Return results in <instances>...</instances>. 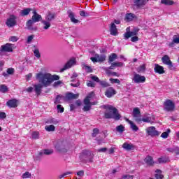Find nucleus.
<instances>
[{
  "mask_svg": "<svg viewBox=\"0 0 179 179\" xmlns=\"http://www.w3.org/2000/svg\"><path fill=\"white\" fill-rule=\"evenodd\" d=\"M36 79L44 87H47L50 86L54 80H59V76L57 75L51 76V74L48 73L40 72L36 74Z\"/></svg>",
  "mask_w": 179,
  "mask_h": 179,
  "instance_id": "nucleus-1",
  "label": "nucleus"
},
{
  "mask_svg": "<svg viewBox=\"0 0 179 179\" xmlns=\"http://www.w3.org/2000/svg\"><path fill=\"white\" fill-rule=\"evenodd\" d=\"M107 109L108 110L105 113V118H113L116 121H118L121 118V115L118 114V110L113 106H108Z\"/></svg>",
  "mask_w": 179,
  "mask_h": 179,
  "instance_id": "nucleus-2",
  "label": "nucleus"
},
{
  "mask_svg": "<svg viewBox=\"0 0 179 179\" xmlns=\"http://www.w3.org/2000/svg\"><path fill=\"white\" fill-rule=\"evenodd\" d=\"M176 108V105L171 100L168 99L164 103V110L165 111H174Z\"/></svg>",
  "mask_w": 179,
  "mask_h": 179,
  "instance_id": "nucleus-3",
  "label": "nucleus"
},
{
  "mask_svg": "<svg viewBox=\"0 0 179 179\" xmlns=\"http://www.w3.org/2000/svg\"><path fill=\"white\" fill-rule=\"evenodd\" d=\"M132 81L134 83H145V82H146V78L140 74L135 73L132 78Z\"/></svg>",
  "mask_w": 179,
  "mask_h": 179,
  "instance_id": "nucleus-4",
  "label": "nucleus"
},
{
  "mask_svg": "<svg viewBox=\"0 0 179 179\" xmlns=\"http://www.w3.org/2000/svg\"><path fill=\"white\" fill-rule=\"evenodd\" d=\"M12 51H13V49L11 43H6L1 46L0 54H2V52H12Z\"/></svg>",
  "mask_w": 179,
  "mask_h": 179,
  "instance_id": "nucleus-5",
  "label": "nucleus"
},
{
  "mask_svg": "<svg viewBox=\"0 0 179 179\" xmlns=\"http://www.w3.org/2000/svg\"><path fill=\"white\" fill-rule=\"evenodd\" d=\"M146 133L150 136H159L160 134L157 130H156V127H150L146 129Z\"/></svg>",
  "mask_w": 179,
  "mask_h": 179,
  "instance_id": "nucleus-6",
  "label": "nucleus"
},
{
  "mask_svg": "<svg viewBox=\"0 0 179 179\" xmlns=\"http://www.w3.org/2000/svg\"><path fill=\"white\" fill-rule=\"evenodd\" d=\"M34 23L33 20H29L26 23V27L27 30H29V31H37V26L34 25Z\"/></svg>",
  "mask_w": 179,
  "mask_h": 179,
  "instance_id": "nucleus-7",
  "label": "nucleus"
},
{
  "mask_svg": "<svg viewBox=\"0 0 179 179\" xmlns=\"http://www.w3.org/2000/svg\"><path fill=\"white\" fill-rule=\"evenodd\" d=\"M6 24L8 27H13V26H16V16L10 15V17L7 19Z\"/></svg>",
  "mask_w": 179,
  "mask_h": 179,
  "instance_id": "nucleus-8",
  "label": "nucleus"
},
{
  "mask_svg": "<svg viewBox=\"0 0 179 179\" xmlns=\"http://www.w3.org/2000/svg\"><path fill=\"white\" fill-rule=\"evenodd\" d=\"M154 71L155 73H159V75H163L166 71H164V67L159 65L158 64H154Z\"/></svg>",
  "mask_w": 179,
  "mask_h": 179,
  "instance_id": "nucleus-9",
  "label": "nucleus"
},
{
  "mask_svg": "<svg viewBox=\"0 0 179 179\" xmlns=\"http://www.w3.org/2000/svg\"><path fill=\"white\" fill-rule=\"evenodd\" d=\"M75 62H76L75 59H73V58L71 59L69 62H67L66 63V64L64 65V68H62L61 69V72H64V71H66V69H69V68H71V66L75 65Z\"/></svg>",
  "mask_w": 179,
  "mask_h": 179,
  "instance_id": "nucleus-10",
  "label": "nucleus"
},
{
  "mask_svg": "<svg viewBox=\"0 0 179 179\" xmlns=\"http://www.w3.org/2000/svg\"><path fill=\"white\" fill-rule=\"evenodd\" d=\"M115 94H117V92L113 87H109L105 92V96L108 99L113 97V96H115Z\"/></svg>",
  "mask_w": 179,
  "mask_h": 179,
  "instance_id": "nucleus-11",
  "label": "nucleus"
},
{
  "mask_svg": "<svg viewBox=\"0 0 179 179\" xmlns=\"http://www.w3.org/2000/svg\"><path fill=\"white\" fill-rule=\"evenodd\" d=\"M33 15L31 20H33L34 22L37 23V22H40L41 20L42 17L40 14L37 13V11L36 10H34L33 12Z\"/></svg>",
  "mask_w": 179,
  "mask_h": 179,
  "instance_id": "nucleus-12",
  "label": "nucleus"
},
{
  "mask_svg": "<svg viewBox=\"0 0 179 179\" xmlns=\"http://www.w3.org/2000/svg\"><path fill=\"white\" fill-rule=\"evenodd\" d=\"M129 28H127V32L124 34L125 40H128L129 37H134V36H136L138 33V29L133 31H129Z\"/></svg>",
  "mask_w": 179,
  "mask_h": 179,
  "instance_id": "nucleus-13",
  "label": "nucleus"
},
{
  "mask_svg": "<svg viewBox=\"0 0 179 179\" xmlns=\"http://www.w3.org/2000/svg\"><path fill=\"white\" fill-rule=\"evenodd\" d=\"M162 61L164 65H168L169 68H173V63L171 62V60H170V57L167 55H164L162 58Z\"/></svg>",
  "mask_w": 179,
  "mask_h": 179,
  "instance_id": "nucleus-14",
  "label": "nucleus"
},
{
  "mask_svg": "<svg viewBox=\"0 0 179 179\" xmlns=\"http://www.w3.org/2000/svg\"><path fill=\"white\" fill-rule=\"evenodd\" d=\"M94 97V92H91L88 96H86V98L84 99V104L85 105H93L94 103H92L90 102V99H93Z\"/></svg>",
  "mask_w": 179,
  "mask_h": 179,
  "instance_id": "nucleus-15",
  "label": "nucleus"
},
{
  "mask_svg": "<svg viewBox=\"0 0 179 179\" xmlns=\"http://www.w3.org/2000/svg\"><path fill=\"white\" fill-rule=\"evenodd\" d=\"M110 32L111 36H118V29L115 23L110 24Z\"/></svg>",
  "mask_w": 179,
  "mask_h": 179,
  "instance_id": "nucleus-16",
  "label": "nucleus"
},
{
  "mask_svg": "<svg viewBox=\"0 0 179 179\" xmlns=\"http://www.w3.org/2000/svg\"><path fill=\"white\" fill-rule=\"evenodd\" d=\"M55 149L57 150L58 152H60V153H66L68 152L66 148L61 143H57L55 145Z\"/></svg>",
  "mask_w": 179,
  "mask_h": 179,
  "instance_id": "nucleus-17",
  "label": "nucleus"
},
{
  "mask_svg": "<svg viewBox=\"0 0 179 179\" xmlns=\"http://www.w3.org/2000/svg\"><path fill=\"white\" fill-rule=\"evenodd\" d=\"M7 106L10 108H16L17 107V100L16 99H10L7 101Z\"/></svg>",
  "mask_w": 179,
  "mask_h": 179,
  "instance_id": "nucleus-18",
  "label": "nucleus"
},
{
  "mask_svg": "<svg viewBox=\"0 0 179 179\" xmlns=\"http://www.w3.org/2000/svg\"><path fill=\"white\" fill-rule=\"evenodd\" d=\"M122 148L125 149V150H134V149H135V145L132 143H124Z\"/></svg>",
  "mask_w": 179,
  "mask_h": 179,
  "instance_id": "nucleus-19",
  "label": "nucleus"
},
{
  "mask_svg": "<svg viewBox=\"0 0 179 179\" xmlns=\"http://www.w3.org/2000/svg\"><path fill=\"white\" fill-rule=\"evenodd\" d=\"M69 17L73 23H79V20L75 18V14L72 11L68 12Z\"/></svg>",
  "mask_w": 179,
  "mask_h": 179,
  "instance_id": "nucleus-20",
  "label": "nucleus"
},
{
  "mask_svg": "<svg viewBox=\"0 0 179 179\" xmlns=\"http://www.w3.org/2000/svg\"><path fill=\"white\" fill-rule=\"evenodd\" d=\"M174 44H179V35L173 36V41L169 43V47H174Z\"/></svg>",
  "mask_w": 179,
  "mask_h": 179,
  "instance_id": "nucleus-21",
  "label": "nucleus"
},
{
  "mask_svg": "<svg viewBox=\"0 0 179 179\" xmlns=\"http://www.w3.org/2000/svg\"><path fill=\"white\" fill-rule=\"evenodd\" d=\"M45 19L48 22H51V20H54L55 19V13H51V12H48Z\"/></svg>",
  "mask_w": 179,
  "mask_h": 179,
  "instance_id": "nucleus-22",
  "label": "nucleus"
},
{
  "mask_svg": "<svg viewBox=\"0 0 179 179\" xmlns=\"http://www.w3.org/2000/svg\"><path fill=\"white\" fill-rule=\"evenodd\" d=\"M43 86H44L42 83L41 84H38L34 86V90L36 94L40 95L41 94V89H43Z\"/></svg>",
  "mask_w": 179,
  "mask_h": 179,
  "instance_id": "nucleus-23",
  "label": "nucleus"
},
{
  "mask_svg": "<svg viewBox=\"0 0 179 179\" xmlns=\"http://www.w3.org/2000/svg\"><path fill=\"white\" fill-rule=\"evenodd\" d=\"M66 99H68L69 100H72V99H76L79 97V94H73L72 92L68 93L66 95Z\"/></svg>",
  "mask_w": 179,
  "mask_h": 179,
  "instance_id": "nucleus-24",
  "label": "nucleus"
},
{
  "mask_svg": "<svg viewBox=\"0 0 179 179\" xmlns=\"http://www.w3.org/2000/svg\"><path fill=\"white\" fill-rule=\"evenodd\" d=\"M148 3V0H134V4L136 6H143Z\"/></svg>",
  "mask_w": 179,
  "mask_h": 179,
  "instance_id": "nucleus-25",
  "label": "nucleus"
},
{
  "mask_svg": "<svg viewBox=\"0 0 179 179\" xmlns=\"http://www.w3.org/2000/svg\"><path fill=\"white\" fill-rule=\"evenodd\" d=\"M30 12H31V8H24L20 11V16H27Z\"/></svg>",
  "mask_w": 179,
  "mask_h": 179,
  "instance_id": "nucleus-26",
  "label": "nucleus"
},
{
  "mask_svg": "<svg viewBox=\"0 0 179 179\" xmlns=\"http://www.w3.org/2000/svg\"><path fill=\"white\" fill-rule=\"evenodd\" d=\"M155 121V117L150 116H144L143 117V122H150V124L153 123Z\"/></svg>",
  "mask_w": 179,
  "mask_h": 179,
  "instance_id": "nucleus-27",
  "label": "nucleus"
},
{
  "mask_svg": "<svg viewBox=\"0 0 179 179\" xmlns=\"http://www.w3.org/2000/svg\"><path fill=\"white\" fill-rule=\"evenodd\" d=\"M144 162L148 164V166H152L155 163L153 162V158L150 156H148L145 159Z\"/></svg>",
  "mask_w": 179,
  "mask_h": 179,
  "instance_id": "nucleus-28",
  "label": "nucleus"
},
{
  "mask_svg": "<svg viewBox=\"0 0 179 179\" xmlns=\"http://www.w3.org/2000/svg\"><path fill=\"white\" fill-rule=\"evenodd\" d=\"M168 162H170L169 157H161L158 158V163L159 164L167 163Z\"/></svg>",
  "mask_w": 179,
  "mask_h": 179,
  "instance_id": "nucleus-29",
  "label": "nucleus"
},
{
  "mask_svg": "<svg viewBox=\"0 0 179 179\" xmlns=\"http://www.w3.org/2000/svg\"><path fill=\"white\" fill-rule=\"evenodd\" d=\"M134 17H135V15L132 13H127L125 15V20L127 22H131V20H134Z\"/></svg>",
  "mask_w": 179,
  "mask_h": 179,
  "instance_id": "nucleus-30",
  "label": "nucleus"
},
{
  "mask_svg": "<svg viewBox=\"0 0 179 179\" xmlns=\"http://www.w3.org/2000/svg\"><path fill=\"white\" fill-rule=\"evenodd\" d=\"M52 153H54V150L46 149V150H42L39 153V155H40V156H41L42 155H52Z\"/></svg>",
  "mask_w": 179,
  "mask_h": 179,
  "instance_id": "nucleus-31",
  "label": "nucleus"
},
{
  "mask_svg": "<svg viewBox=\"0 0 179 179\" xmlns=\"http://www.w3.org/2000/svg\"><path fill=\"white\" fill-rule=\"evenodd\" d=\"M42 23L43 24V29L45 30H48V29L51 27V23L50 22V21L43 20Z\"/></svg>",
  "mask_w": 179,
  "mask_h": 179,
  "instance_id": "nucleus-32",
  "label": "nucleus"
},
{
  "mask_svg": "<svg viewBox=\"0 0 179 179\" xmlns=\"http://www.w3.org/2000/svg\"><path fill=\"white\" fill-rule=\"evenodd\" d=\"M145 71H146V65H145V64L140 65L137 68V72H138V73H143V72H145Z\"/></svg>",
  "mask_w": 179,
  "mask_h": 179,
  "instance_id": "nucleus-33",
  "label": "nucleus"
},
{
  "mask_svg": "<svg viewBox=\"0 0 179 179\" xmlns=\"http://www.w3.org/2000/svg\"><path fill=\"white\" fill-rule=\"evenodd\" d=\"M58 122H59V121H58V120H57L55 118H49L46 121V124H54V125H57V124H58Z\"/></svg>",
  "mask_w": 179,
  "mask_h": 179,
  "instance_id": "nucleus-34",
  "label": "nucleus"
},
{
  "mask_svg": "<svg viewBox=\"0 0 179 179\" xmlns=\"http://www.w3.org/2000/svg\"><path fill=\"white\" fill-rule=\"evenodd\" d=\"M116 131L119 132V134H122V132H124V131H125V127H124V125L120 124L117 127H116Z\"/></svg>",
  "mask_w": 179,
  "mask_h": 179,
  "instance_id": "nucleus-35",
  "label": "nucleus"
},
{
  "mask_svg": "<svg viewBox=\"0 0 179 179\" xmlns=\"http://www.w3.org/2000/svg\"><path fill=\"white\" fill-rule=\"evenodd\" d=\"M155 173H157V174L155 175V178L157 179H162L164 176L162 174V171L157 169L155 171Z\"/></svg>",
  "mask_w": 179,
  "mask_h": 179,
  "instance_id": "nucleus-36",
  "label": "nucleus"
},
{
  "mask_svg": "<svg viewBox=\"0 0 179 179\" xmlns=\"http://www.w3.org/2000/svg\"><path fill=\"white\" fill-rule=\"evenodd\" d=\"M140 114H141V110H139L138 108H135L133 110V117H134V118H138Z\"/></svg>",
  "mask_w": 179,
  "mask_h": 179,
  "instance_id": "nucleus-37",
  "label": "nucleus"
},
{
  "mask_svg": "<svg viewBox=\"0 0 179 179\" xmlns=\"http://www.w3.org/2000/svg\"><path fill=\"white\" fill-rule=\"evenodd\" d=\"M45 129L48 132H53V131H55V126H54L52 124V125L45 126Z\"/></svg>",
  "mask_w": 179,
  "mask_h": 179,
  "instance_id": "nucleus-38",
  "label": "nucleus"
},
{
  "mask_svg": "<svg viewBox=\"0 0 179 179\" xmlns=\"http://www.w3.org/2000/svg\"><path fill=\"white\" fill-rule=\"evenodd\" d=\"M38 138H40V132L33 131L31 133V138L32 139H38Z\"/></svg>",
  "mask_w": 179,
  "mask_h": 179,
  "instance_id": "nucleus-39",
  "label": "nucleus"
},
{
  "mask_svg": "<svg viewBox=\"0 0 179 179\" xmlns=\"http://www.w3.org/2000/svg\"><path fill=\"white\" fill-rule=\"evenodd\" d=\"M161 3H162L163 5H173L174 1L171 0H162Z\"/></svg>",
  "mask_w": 179,
  "mask_h": 179,
  "instance_id": "nucleus-40",
  "label": "nucleus"
},
{
  "mask_svg": "<svg viewBox=\"0 0 179 179\" xmlns=\"http://www.w3.org/2000/svg\"><path fill=\"white\" fill-rule=\"evenodd\" d=\"M130 128H131L132 131H134V132H136L139 130V128L138 127V126H136V124H134V122L131 123Z\"/></svg>",
  "mask_w": 179,
  "mask_h": 179,
  "instance_id": "nucleus-41",
  "label": "nucleus"
},
{
  "mask_svg": "<svg viewBox=\"0 0 179 179\" xmlns=\"http://www.w3.org/2000/svg\"><path fill=\"white\" fill-rule=\"evenodd\" d=\"M171 132L170 129H168L167 131H165L162 134L161 138H163L164 139H167L169 138V134Z\"/></svg>",
  "mask_w": 179,
  "mask_h": 179,
  "instance_id": "nucleus-42",
  "label": "nucleus"
},
{
  "mask_svg": "<svg viewBox=\"0 0 179 179\" xmlns=\"http://www.w3.org/2000/svg\"><path fill=\"white\" fill-rule=\"evenodd\" d=\"M96 58H97L98 62H103V61H106V56L104 55H96Z\"/></svg>",
  "mask_w": 179,
  "mask_h": 179,
  "instance_id": "nucleus-43",
  "label": "nucleus"
},
{
  "mask_svg": "<svg viewBox=\"0 0 179 179\" xmlns=\"http://www.w3.org/2000/svg\"><path fill=\"white\" fill-rule=\"evenodd\" d=\"M0 92H1V93H6V92H8V87L4 85H0Z\"/></svg>",
  "mask_w": 179,
  "mask_h": 179,
  "instance_id": "nucleus-44",
  "label": "nucleus"
},
{
  "mask_svg": "<svg viewBox=\"0 0 179 179\" xmlns=\"http://www.w3.org/2000/svg\"><path fill=\"white\" fill-rule=\"evenodd\" d=\"M114 59H117V54L113 53L109 56V62H113Z\"/></svg>",
  "mask_w": 179,
  "mask_h": 179,
  "instance_id": "nucleus-45",
  "label": "nucleus"
},
{
  "mask_svg": "<svg viewBox=\"0 0 179 179\" xmlns=\"http://www.w3.org/2000/svg\"><path fill=\"white\" fill-rule=\"evenodd\" d=\"M61 100H62V96L61 95H57L55 100V104L61 103Z\"/></svg>",
  "mask_w": 179,
  "mask_h": 179,
  "instance_id": "nucleus-46",
  "label": "nucleus"
},
{
  "mask_svg": "<svg viewBox=\"0 0 179 179\" xmlns=\"http://www.w3.org/2000/svg\"><path fill=\"white\" fill-rule=\"evenodd\" d=\"M99 134H100V131L99 130V129L95 128L93 129V132H92V136L93 138H96V136H97V135H99Z\"/></svg>",
  "mask_w": 179,
  "mask_h": 179,
  "instance_id": "nucleus-47",
  "label": "nucleus"
},
{
  "mask_svg": "<svg viewBox=\"0 0 179 179\" xmlns=\"http://www.w3.org/2000/svg\"><path fill=\"white\" fill-rule=\"evenodd\" d=\"M99 84L101 86H102V87H108V86H110V84L106 81L99 80Z\"/></svg>",
  "mask_w": 179,
  "mask_h": 179,
  "instance_id": "nucleus-48",
  "label": "nucleus"
},
{
  "mask_svg": "<svg viewBox=\"0 0 179 179\" xmlns=\"http://www.w3.org/2000/svg\"><path fill=\"white\" fill-rule=\"evenodd\" d=\"M83 69L86 71V72H92V67H90V66H87L86 64H84L83 66Z\"/></svg>",
  "mask_w": 179,
  "mask_h": 179,
  "instance_id": "nucleus-49",
  "label": "nucleus"
},
{
  "mask_svg": "<svg viewBox=\"0 0 179 179\" xmlns=\"http://www.w3.org/2000/svg\"><path fill=\"white\" fill-rule=\"evenodd\" d=\"M22 177L23 178H30V177H31V173H30V172H25L22 174Z\"/></svg>",
  "mask_w": 179,
  "mask_h": 179,
  "instance_id": "nucleus-50",
  "label": "nucleus"
},
{
  "mask_svg": "<svg viewBox=\"0 0 179 179\" xmlns=\"http://www.w3.org/2000/svg\"><path fill=\"white\" fill-rule=\"evenodd\" d=\"M57 113H64V107H62V105H57Z\"/></svg>",
  "mask_w": 179,
  "mask_h": 179,
  "instance_id": "nucleus-51",
  "label": "nucleus"
},
{
  "mask_svg": "<svg viewBox=\"0 0 179 179\" xmlns=\"http://www.w3.org/2000/svg\"><path fill=\"white\" fill-rule=\"evenodd\" d=\"M34 38V35L29 36L27 38V44H30L31 41H33V39Z\"/></svg>",
  "mask_w": 179,
  "mask_h": 179,
  "instance_id": "nucleus-52",
  "label": "nucleus"
},
{
  "mask_svg": "<svg viewBox=\"0 0 179 179\" xmlns=\"http://www.w3.org/2000/svg\"><path fill=\"white\" fill-rule=\"evenodd\" d=\"M34 54L35 57H36V58H40V57H41V55H40V51L38 50V49H35L34 50Z\"/></svg>",
  "mask_w": 179,
  "mask_h": 179,
  "instance_id": "nucleus-53",
  "label": "nucleus"
},
{
  "mask_svg": "<svg viewBox=\"0 0 179 179\" xmlns=\"http://www.w3.org/2000/svg\"><path fill=\"white\" fill-rule=\"evenodd\" d=\"M80 15L82 16L83 17H86L89 16V13H86L85 10H82L80 12Z\"/></svg>",
  "mask_w": 179,
  "mask_h": 179,
  "instance_id": "nucleus-54",
  "label": "nucleus"
},
{
  "mask_svg": "<svg viewBox=\"0 0 179 179\" xmlns=\"http://www.w3.org/2000/svg\"><path fill=\"white\" fill-rule=\"evenodd\" d=\"M110 82L111 83H117L120 84L121 81L117 78H110Z\"/></svg>",
  "mask_w": 179,
  "mask_h": 179,
  "instance_id": "nucleus-55",
  "label": "nucleus"
},
{
  "mask_svg": "<svg viewBox=\"0 0 179 179\" xmlns=\"http://www.w3.org/2000/svg\"><path fill=\"white\" fill-rule=\"evenodd\" d=\"M14 72H15V69L13 68H8L7 69L8 75H13Z\"/></svg>",
  "mask_w": 179,
  "mask_h": 179,
  "instance_id": "nucleus-56",
  "label": "nucleus"
},
{
  "mask_svg": "<svg viewBox=\"0 0 179 179\" xmlns=\"http://www.w3.org/2000/svg\"><path fill=\"white\" fill-rule=\"evenodd\" d=\"M122 179H134V176L132 175H123Z\"/></svg>",
  "mask_w": 179,
  "mask_h": 179,
  "instance_id": "nucleus-57",
  "label": "nucleus"
},
{
  "mask_svg": "<svg viewBox=\"0 0 179 179\" xmlns=\"http://www.w3.org/2000/svg\"><path fill=\"white\" fill-rule=\"evenodd\" d=\"M5 118H6V113L0 111V120H5Z\"/></svg>",
  "mask_w": 179,
  "mask_h": 179,
  "instance_id": "nucleus-58",
  "label": "nucleus"
},
{
  "mask_svg": "<svg viewBox=\"0 0 179 179\" xmlns=\"http://www.w3.org/2000/svg\"><path fill=\"white\" fill-rule=\"evenodd\" d=\"M99 153H106L107 152V148H102L97 150Z\"/></svg>",
  "mask_w": 179,
  "mask_h": 179,
  "instance_id": "nucleus-59",
  "label": "nucleus"
},
{
  "mask_svg": "<svg viewBox=\"0 0 179 179\" xmlns=\"http://www.w3.org/2000/svg\"><path fill=\"white\" fill-rule=\"evenodd\" d=\"M91 79H92V80H94V82H97L98 83H99V82H100V79L98 78V77L96 76H91Z\"/></svg>",
  "mask_w": 179,
  "mask_h": 179,
  "instance_id": "nucleus-60",
  "label": "nucleus"
},
{
  "mask_svg": "<svg viewBox=\"0 0 179 179\" xmlns=\"http://www.w3.org/2000/svg\"><path fill=\"white\" fill-rule=\"evenodd\" d=\"M87 86H88V87H94V86H96V84H94V83H93V81H89L87 83Z\"/></svg>",
  "mask_w": 179,
  "mask_h": 179,
  "instance_id": "nucleus-61",
  "label": "nucleus"
},
{
  "mask_svg": "<svg viewBox=\"0 0 179 179\" xmlns=\"http://www.w3.org/2000/svg\"><path fill=\"white\" fill-rule=\"evenodd\" d=\"M92 108V105H85L83 108V111H89Z\"/></svg>",
  "mask_w": 179,
  "mask_h": 179,
  "instance_id": "nucleus-62",
  "label": "nucleus"
},
{
  "mask_svg": "<svg viewBox=\"0 0 179 179\" xmlns=\"http://www.w3.org/2000/svg\"><path fill=\"white\" fill-rule=\"evenodd\" d=\"M10 41H12L13 43H16V41H17L18 38L16 36H11L9 38Z\"/></svg>",
  "mask_w": 179,
  "mask_h": 179,
  "instance_id": "nucleus-63",
  "label": "nucleus"
},
{
  "mask_svg": "<svg viewBox=\"0 0 179 179\" xmlns=\"http://www.w3.org/2000/svg\"><path fill=\"white\" fill-rule=\"evenodd\" d=\"M113 65H115V66H122L124 65V63L121 62H113Z\"/></svg>",
  "mask_w": 179,
  "mask_h": 179,
  "instance_id": "nucleus-64",
  "label": "nucleus"
}]
</instances>
